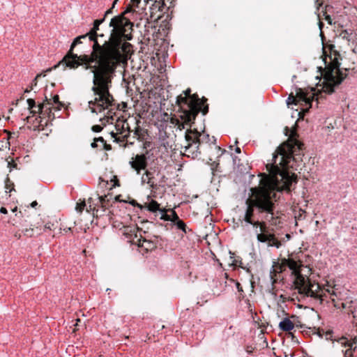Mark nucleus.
Returning <instances> with one entry per match:
<instances>
[{
    "instance_id": "obj_52",
    "label": "nucleus",
    "mask_w": 357,
    "mask_h": 357,
    "mask_svg": "<svg viewBox=\"0 0 357 357\" xmlns=\"http://www.w3.org/2000/svg\"><path fill=\"white\" fill-rule=\"evenodd\" d=\"M98 146H99L98 145V142L96 141V138H95L93 142L91 143V147L92 148H96Z\"/></svg>"
},
{
    "instance_id": "obj_39",
    "label": "nucleus",
    "mask_w": 357,
    "mask_h": 357,
    "mask_svg": "<svg viewBox=\"0 0 357 357\" xmlns=\"http://www.w3.org/2000/svg\"><path fill=\"white\" fill-rule=\"evenodd\" d=\"M29 211L26 209H24L23 211H20L18 213L15 214V216L19 218H29V215L28 214Z\"/></svg>"
},
{
    "instance_id": "obj_59",
    "label": "nucleus",
    "mask_w": 357,
    "mask_h": 357,
    "mask_svg": "<svg viewBox=\"0 0 357 357\" xmlns=\"http://www.w3.org/2000/svg\"><path fill=\"white\" fill-rule=\"evenodd\" d=\"M32 89H32V86H30V88H29V89H28V88H27V89L24 91V92H25V93H29V92H30Z\"/></svg>"
},
{
    "instance_id": "obj_2",
    "label": "nucleus",
    "mask_w": 357,
    "mask_h": 357,
    "mask_svg": "<svg viewBox=\"0 0 357 357\" xmlns=\"http://www.w3.org/2000/svg\"><path fill=\"white\" fill-rule=\"evenodd\" d=\"M297 133L292 132L288 140L280 145L273 155V162L266 165L268 175L265 178L291 192L293 183H297V176L290 174L289 168H294V162L302 161L301 153L304 144L296 139Z\"/></svg>"
},
{
    "instance_id": "obj_7",
    "label": "nucleus",
    "mask_w": 357,
    "mask_h": 357,
    "mask_svg": "<svg viewBox=\"0 0 357 357\" xmlns=\"http://www.w3.org/2000/svg\"><path fill=\"white\" fill-rule=\"evenodd\" d=\"M89 36L86 34L79 36L75 38L72 43L70 50L63 56L61 61L58 63V65L64 66V68H70L71 69H76L82 66L84 70H91L94 66H101L102 63L109 62L107 60H101L100 59H93L92 55L93 54V45H92V51L90 54L77 55L73 52L74 48L79 44L82 43V39H85Z\"/></svg>"
},
{
    "instance_id": "obj_11",
    "label": "nucleus",
    "mask_w": 357,
    "mask_h": 357,
    "mask_svg": "<svg viewBox=\"0 0 357 357\" xmlns=\"http://www.w3.org/2000/svg\"><path fill=\"white\" fill-rule=\"evenodd\" d=\"M29 109L30 113L34 116L36 114L47 115L50 120L54 119V114L52 110L59 111L63 106V103L59 101V96L55 95L52 99L48 98L45 96L44 101L42 103L36 105V102L32 98L27 100Z\"/></svg>"
},
{
    "instance_id": "obj_12",
    "label": "nucleus",
    "mask_w": 357,
    "mask_h": 357,
    "mask_svg": "<svg viewBox=\"0 0 357 357\" xmlns=\"http://www.w3.org/2000/svg\"><path fill=\"white\" fill-rule=\"evenodd\" d=\"M266 186L267 187L268 195L270 197V201L273 204L272 211L270 213L268 212H264L265 215L263 217V219L269 222L272 225H277L280 223L278 220L279 218L275 213V202L279 199L277 197L278 192L287 191L286 188H283L281 185L275 183V181H270L266 179Z\"/></svg>"
},
{
    "instance_id": "obj_20",
    "label": "nucleus",
    "mask_w": 357,
    "mask_h": 357,
    "mask_svg": "<svg viewBox=\"0 0 357 357\" xmlns=\"http://www.w3.org/2000/svg\"><path fill=\"white\" fill-rule=\"evenodd\" d=\"M286 268V265L283 264V258L280 259L278 261L273 262L272 270L270 272V277L273 284L277 283L278 280V275L284 271Z\"/></svg>"
},
{
    "instance_id": "obj_41",
    "label": "nucleus",
    "mask_w": 357,
    "mask_h": 357,
    "mask_svg": "<svg viewBox=\"0 0 357 357\" xmlns=\"http://www.w3.org/2000/svg\"><path fill=\"white\" fill-rule=\"evenodd\" d=\"M259 227L260 233L267 232L268 227L265 221L261 220V225Z\"/></svg>"
},
{
    "instance_id": "obj_31",
    "label": "nucleus",
    "mask_w": 357,
    "mask_h": 357,
    "mask_svg": "<svg viewBox=\"0 0 357 357\" xmlns=\"http://www.w3.org/2000/svg\"><path fill=\"white\" fill-rule=\"evenodd\" d=\"M329 8H331V6L329 5H326L325 6L324 10H323L322 13H323V16H324L325 20H326L329 24H333L332 18L329 15L327 14V11Z\"/></svg>"
},
{
    "instance_id": "obj_19",
    "label": "nucleus",
    "mask_w": 357,
    "mask_h": 357,
    "mask_svg": "<svg viewBox=\"0 0 357 357\" xmlns=\"http://www.w3.org/2000/svg\"><path fill=\"white\" fill-rule=\"evenodd\" d=\"M132 160L130 162V165L139 174L142 170L146 168L148 162L147 158L144 154H137L132 158Z\"/></svg>"
},
{
    "instance_id": "obj_53",
    "label": "nucleus",
    "mask_w": 357,
    "mask_h": 357,
    "mask_svg": "<svg viewBox=\"0 0 357 357\" xmlns=\"http://www.w3.org/2000/svg\"><path fill=\"white\" fill-rule=\"evenodd\" d=\"M319 0H315V3L317 5V9L319 10V8L322 6V2H319Z\"/></svg>"
},
{
    "instance_id": "obj_29",
    "label": "nucleus",
    "mask_w": 357,
    "mask_h": 357,
    "mask_svg": "<svg viewBox=\"0 0 357 357\" xmlns=\"http://www.w3.org/2000/svg\"><path fill=\"white\" fill-rule=\"evenodd\" d=\"M272 236L273 239L271 238V240L268 241V245L279 248L282 245L280 241L275 237L273 234H272Z\"/></svg>"
},
{
    "instance_id": "obj_24",
    "label": "nucleus",
    "mask_w": 357,
    "mask_h": 357,
    "mask_svg": "<svg viewBox=\"0 0 357 357\" xmlns=\"http://www.w3.org/2000/svg\"><path fill=\"white\" fill-rule=\"evenodd\" d=\"M35 230H36L37 234L39 235L43 233L41 226L39 223L31 224L30 227L24 229L22 232L26 237H32L35 234Z\"/></svg>"
},
{
    "instance_id": "obj_5",
    "label": "nucleus",
    "mask_w": 357,
    "mask_h": 357,
    "mask_svg": "<svg viewBox=\"0 0 357 357\" xmlns=\"http://www.w3.org/2000/svg\"><path fill=\"white\" fill-rule=\"evenodd\" d=\"M330 55L324 59L325 68L321 75L324 79L322 91L326 94H332L335 91V87L337 86L346 78L347 73H343L340 69V53L335 50V45L329 46ZM349 70L345 69L347 72Z\"/></svg>"
},
{
    "instance_id": "obj_48",
    "label": "nucleus",
    "mask_w": 357,
    "mask_h": 357,
    "mask_svg": "<svg viewBox=\"0 0 357 357\" xmlns=\"http://www.w3.org/2000/svg\"><path fill=\"white\" fill-rule=\"evenodd\" d=\"M236 288H237L238 292H240V293H243V287H242L241 284L238 282H236Z\"/></svg>"
},
{
    "instance_id": "obj_44",
    "label": "nucleus",
    "mask_w": 357,
    "mask_h": 357,
    "mask_svg": "<svg viewBox=\"0 0 357 357\" xmlns=\"http://www.w3.org/2000/svg\"><path fill=\"white\" fill-rule=\"evenodd\" d=\"M91 130L95 132H99L102 130V127L100 125H94L92 126Z\"/></svg>"
},
{
    "instance_id": "obj_47",
    "label": "nucleus",
    "mask_w": 357,
    "mask_h": 357,
    "mask_svg": "<svg viewBox=\"0 0 357 357\" xmlns=\"http://www.w3.org/2000/svg\"><path fill=\"white\" fill-rule=\"evenodd\" d=\"M100 150L110 151L112 150V146L105 142L102 148H100Z\"/></svg>"
},
{
    "instance_id": "obj_55",
    "label": "nucleus",
    "mask_w": 357,
    "mask_h": 357,
    "mask_svg": "<svg viewBox=\"0 0 357 357\" xmlns=\"http://www.w3.org/2000/svg\"><path fill=\"white\" fill-rule=\"evenodd\" d=\"M38 205V202L36 201H33L31 204V207H35L36 206Z\"/></svg>"
},
{
    "instance_id": "obj_15",
    "label": "nucleus",
    "mask_w": 357,
    "mask_h": 357,
    "mask_svg": "<svg viewBox=\"0 0 357 357\" xmlns=\"http://www.w3.org/2000/svg\"><path fill=\"white\" fill-rule=\"evenodd\" d=\"M105 21V17H103L102 19H100V20H96L94 22H93V28L90 30V31L89 33H87V35L89 36V38L91 41H93V54L92 55V58L96 59H100L101 60L104 59V60H106L105 59V57L102 56V53H98V52H97L96 50V43H99L98 41V36H100V37H103L104 36V34H98V31L99 30V26L100 25L103 23V22Z\"/></svg>"
},
{
    "instance_id": "obj_28",
    "label": "nucleus",
    "mask_w": 357,
    "mask_h": 357,
    "mask_svg": "<svg viewBox=\"0 0 357 357\" xmlns=\"http://www.w3.org/2000/svg\"><path fill=\"white\" fill-rule=\"evenodd\" d=\"M59 66V65L56 64L54 66H53L52 68H50L47 69L43 73L38 74L36 76V77L34 78V79L32 81L31 86H32V88H33V86H36L37 83H38V79L39 77H40L41 76L45 77L46 73L51 72L52 70L56 69Z\"/></svg>"
},
{
    "instance_id": "obj_38",
    "label": "nucleus",
    "mask_w": 357,
    "mask_h": 357,
    "mask_svg": "<svg viewBox=\"0 0 357 357\" xmlns=\"http://www.w3.org/2000/svg\"><path fill=\"white\" fill-rule=\"evenodd\" d=\"M169 211L171 213V222H176V221H178L179 220V217L176 213V211L174 209H169Z\"/></svg>"
},
{
    "instance_id": "obj_10",
    "label": "nucleus",
    "mask_w": 357,
    "mask_h": 357,
    "mask_svg": "<svg viewBox=\"0 0 357 357\" xmlns=\"http://www.w3.org/2000/svg\"><path fill=\"white\" fill-rule=\"evenodd\" d=\"M327 287V288L322 287L319 284V289L314 291L315 294L320 295V301L314 297H305V298H310L319 305H323L324 303H328L331 300L335 308L346 309L348 303L342 301L343 295L340 291V287L337 285H330L328 282Z\"/></svg>"
},
{
    "instance_id": "obj_49",
    "label": "nucleus",
    "mask_w": 357,
    "mask_h": 357,
    "mask_svg": "<svg viewBox=\"0 0 357 357\" xmlns=\"http://www.w3.org/2000/svg\"><path fill=\"white\" fill-rule=\"evenodd\" d=\"M113 9L114 8H112V7L108 9L105 13V15H104V17H106L109 14H112L113 13Z\"/></svg>"
},
{
    "instance_id": "obj_21",
    "label": "nucleus",
    "mask_w": 357,
    "mask_h": 357,
    "mask_svg": "<svg viewBox=\"0 0 357 357\" xmlns=\"http://www.w3.org/2000/svg\"><path fill=\"white\" fill-rule=\"evenodd\" d=\"M308 331L306 333H309V335H317L318 337L321 338H325L326 340H332L333 342L335 340L333 339V331L331 329H324L321 328H309Z\"/></svg>"
},
{
    "instance_id": "obj_6",
    "label": "nucleus",
    "mask_w": 357,
    "mask_h": 357,
    "mask_svg": "<svg viewBox=\"0 0 357 357\" xmlns=\"http://www.w3.org/2000/svg\"><path fill=\"white\" fill-rule=\"evenodd\" d=\"M192 91L188 88L176 97V105L181 111V117L185 119V122L195 120L198 114L205 116L208 112V105L207 98L202 97L199 98L197 93L192 94Z\"/></svg>"
},
{
    "instance_id": "obj_63",
    "label": "nucleus",
    "mask_w": 357,
    "mask_h": 357,
    "mask_svg": "<svg viewBox=\"0 0 357 357\" xmlns=\"http://www.w3.org/2000/svg\"><path fill=\"white\" fill-rule=\"evenodd\" d=\"M135 202H136L135 200H133L132 202V204L135 206Z\"/></svg>"
},
{
    "instance_id": "obj_14",
    "label": "nucleus",
    "mask_w": 357,
    "mask_h": 357,
    "mask_svg": "<svg viewBox=\"0 0 357 357\" xmlns=\"http://www.w3.org/2000/svg\"><path fill=\"white\" fill-rule=\"evenodd\" d=\"M185 140L187 142V145L184 147V152L182 153L183 156L191 158L192 159L199 157L201 153V148L196 143L197 137L194 135H190L189 133L186 131L185 135Z\"/></svg>"
},
{
    "instance_id": "obj_61",
    "label": "nucleus",
    "mask_w": 357,
    "mask_h": 357,
    "mask_svg": "<svg viewBox=\"0 0 357 357\" xmlns=\"http://www.w3.org/2000/svg\"><path fill=\"white\" fill-rule=\"evenodd\" d=\"M11 211H12L13 212H14V213H15V212H17V206H15V208H12V209H11Z\"/></svg>"
},
{
    "instance_id": "obj_40",
    "label": "nucleus",
    "mask_w": 357,
    "mask_h": 357,
    "mask_svg": "<svg viewBox=\"0 0 357 357\" xmlns=\"http://www.w3.org/2000/svg\"><path fill=\"white\" fill-rule=\"evenodd\" d=\"M351 33H349V31L347 30H344L341 32L340 33V36L344 38V39H346L348 41H350L351 40V38H350V36H351Z\"/></svg>"
},
{
    "instance_id": "obj_22",
    "label": "nucleus",
    "mask_w": 357,
    "mask_h": 357,
    "mask_svg": "<svg viewBox=\"0 0 357 357\" xmlns=\"http://www.w3.org/2000/svg\"><path fill=\"white\" fill-rule=\"evenodd\" d=\"M141 182L142 184H148L151 190L158 189V185L154 181L153 174L149 170H146L144 174L142 175Z\"/></svg>"
},
{
    "instance_id": "obj_3",
    "label": "nucleus",
    "mask_w": 357,
    "mask_h": 357,
    "mask_svg": "<svg viewBox=\"0 0 357 357\" xmlns=\"http://www.w3.org/2000/svg\"><path fill=\"white\" fill-rule=\"evenodd\" d=\"M121 65L107 62L101 66H94L95 68L90 70L93 74V86L91 91L93 99L89 101V107L93 113H100L105 109L109 112L116 106L113 95L109 92L112 86V80L116 75V69Z\"/></svg>"
},
{
    "instance_id": "obj_56",
    "label": "nucleus",
    "mask_w": 357,
    "mask_h": 357,
    "mask_svg": "<svg viewBox=\"0 0 357 357\" xmlns=\"http://www.w3.org/2000/svg\"><path fill=\"white\" fill-rule=\"evenodd\" d=\"M319 26L320 30L321 31V29H322V28L324 26V23L322 22L319 21Z\"/></svg>"
},
{
    "instance_id": "obj_32",
    "label": "nucleus",
    "mask_w": 357,
    "mask_h": 357,
    "mask_svg": "<svg viewBox=\"0 0 357 357\" xmlns=\"http://www.w3.org/2000/svg\"><path fill=\"white\" fill-rule=\"evenodd\" d=\"M141 243H143L142 247H144L146 250H151L155 247L151 241H147L146 238L143 237L142 240L141 241Z\"/></svg>"
},
{
    "instance_id": "obj_23",
    "label": "nucleus",
    "mask_w": 357,
    "mask_h": 357,
    "mask_svg": "<svg viewBox=\"0 0 357 357\" xmlns=\"http://www.w3.org/2000/svg\"><path fill=\"white\" fill-rule=\"evenodd\" d=\"M178 117H172L171 119H170V122L172 123V124H174L176 126H177V127L180 129V130H182V129H184L185 128V126H190V128L192 127V124L195 123V120H192L190 122H185V119H182L181 117V111L179 109V108L178 109Z\"/></svg>"
},
{
    "instance_id": "obj_13",
    "label": "nucleus",
    "mask_w": 357,
    "mask_h": 357,
    "mask_svg": "<svg viewBox=\"0 0 357 357\" xmlns=\"http://www.w3.org/2000/svg\"><path fill=\"white\" fill-rule=\"evenodd\" d=\"M112 196L109 195L99 196L100 208H97V204L94 203L93 198L90 197L87 199L86 211L88 213H91L93 217H99L104 215V212H106L109 206V201Z\"/></svg>"
},
{
    "instance_id": "obj_30",
    "label": "nucleus",
    "mask_w": 357,
    "mask_h": 357,
    "mask_svg": "<svg viewBox=\"0 0 357 357\" xmlns=\"http://www.w3.org/2000/svg\"><path fill=\"white\" fill-rule=\"evenodd\" d=\"M14 183L13 182L8 178V177H6V180H5V188L6 190H9V192H12V191H15V188H14Z\"/></svg>"
},
{
    "instance_id": "obj_26",
    "label": "nucleus",
    "mask_w": 357,
    "mask_h": 357,
    "mask_svg": "<svg viewBox=\"0 0 357 357\" xmlns=\"http://www.w3.org/2000/svg\"><path fill=\"white\" fill-rule=\"evenodd\" d=\"M144 207L151 212H156L160 211V204L155 200H151L149 203H146Z\"/></svg>"
},
{
    "instance_id": "obj_35",
    "label": "nucleus",
    "mask_w": 357,
    "mask_h": 357,
    "mask_svg": "<svg viewBox=\"0 0 357 357\" xmlns=\"http://www.w3.org/2000/svg\"><path fill=\"white\" fill-rule=\"evenodd\" d=\"M56 228V225L54 222H47L44 228L42 229L43 231H45L46 230H54Z\"/></svg>"
},
{
    "instance_id": "obj_33",
    "label": "nucleus",
    "mask_w": 357,
    "mask_h": 357,
    "mask_svg": "<svg viewBox=\"0 0 357 357\" xmlns=\"http://www.w3.org/2000/svg\"><path fill=\"white\" fill-rule=\"evenodd\" d=\"M86 201L84 199L81 201L80 202L77 203L75 209L78 213H82V211L86 208Z\"/></svg>"
},
{
    "instance_id": "obj_60",
    "label": "nucleus",
    "mask_w": 357,
    "mask_h": 357,
    "mask_svg": "<svg viewBox=\"0 0 357 357\" xmlns=\"http://www.w3.org/2000/svg\"><path fill=\"white\" fill-rule=\"evenodd\" d=\"M280 298L282 300V301H284L285 299H286L285 296L284 295H282V294L280 295Z\"/></svg>"
},
{
    "instance_id": "obj_34",
    "label": "nucleus",
    "mask_w": 357,
    "mask_h": 357,
    "mask_svg": "<svg viewBox=\"0 0 357 357\" xmlns=\"http://www.w3.org/2000/svg\"><path fill=\"white\" fill-rule=\"evenodd\" d=\"M174 224L176 225V226L177 227V228L178 229H181L183 231H184L185 233H186L187 226L183 220L179 219V220H178V221H176V222H174Z\"/></svg>"
},
{
    "instance_id": "obj_9",
    "label": "nucleus",
    "mask_w": 357,
    "mask_h": 357,
    "mask_svg": "<svg viewBox=\"0 0 357 357\" xmlns=\"http://www.w3.org/2000/svg\"><path fill=\"white\" fill-rule=\"evenodd\" d=\"M322 98V93L316 94L314 89L307 91L301 88H296L295 94L293 92L289 95L287 100L288 107L291 105H301V111L298 112L300 118H303L305 113L308 112L310 107H312L313 101L318 102L319 99Z\"/></svg>"
},
{
    "instance_id": "obj_18",
    "label": "nucleus",
    "mask_w": 357,
    "mask_h": 357,
    "mask_svg": "<svg viewBox=\"0 0 357 357\" xmlns=\"http://www.w3.org/2000/svg\"><path fill=\"white\" fill-rule=\"evenodd\" d=\"M131 132L132 130L130 129L128 123L124 122L122 126V130L119 133L121 136H119L118 133L112 132V137L114 139V142L119 143L120 146L126 147L129 142L128 139Z\"/></svg>"
},
{
    "instance_id": "obj_45",
    "label": "nucleus",
    "mask_w": 357,
    "mask_h": 357,
    "mask_svg": "<svg viewBox=\"0 0 357 357\" xmlns=\"http://www.w3.org/2000/svg\"><path fill=\"white\" fill-rule=\"evenodd\" d=\"M96 141L98 142V143H100V144H98L99 145L98 146H100V148H102V146L106 142V141L102 137L96 138Z\"/></svg>"
},
{
    "instance_id": "obj_46",
    "label": "nucleus",
    "mask_w": 357,
    "mask_h": 357,
    "mask_svg": "<svg viewBox=\"0 0 357 357\" xmlns=\"http://www.w3.org/2000/svg\"><path fill=\"white\" fill-rule=\"evenodd\" d=\"M250 225H252L254 227H258L261 225V221L259 220H254L253 219L251 220V223H249Z\"/></svg>"
},
{
    "instance_id": "obj_51",
    "label": "nucleus",
    "mask_w": 357,
    "mask_h": 357,
    "mask_svg": "<svg viewBox=\"0 0 357 357\" xmlns=\"http://www.w3.org/2000/svg\"><path fill=\"white\" fill-rule=\"evenodd\" d=\"M0 213H1L3 214H7L8 213V210L6 209V208L2 206L0 208Z\"/></svg>"
},
{
    "instance_id": "obj_8",
    "label": "nucleus",
    "mask_w": 357,
    "mask_h": 357,
    "mask_svg": "<svg viewBox=\"0 0 357 357\" xmlns=\"http://www.w3.org/2000/svg\"><path fill=\"white\" fill-rule=\"evenodd\" d=\"M266 183V179L263 178L260 181L258 187L251 189L253 198H248L246 200L247 208L243 218V220L247 223H251V220L254 217L255 208L260 213H264V212L270 213L272 211L273 204L270 201Z\"/></svg>"
},
{
    "instance_id": "obj_64",
    "label": "nucleus",
    "mask_w": 357,
    "mask_h": 357,
    "mask_svg": "<svg viewBox=\"0 0 357 357\" xmlns=\"http://www.w3.org/2000/svg\"><path fill=\"white\" fill-rule=\"evenodd\" d=\"M286 236H287V238H290V235L289 234H287Z\"/></svg>"
},
{
    "instance_id": "obj_36",
    "label": "nucleus",
    "mask_w": 357,
    "mask_h": 357,
    "mask_svg": "<svg viewBox=\"0 0 357 357\" xmlns=\"http://www.w3.org/2000/svg\"><path fill=\"white\" fill-rule=\"evenodd\" d=\"M160 211L162 212L161 219L167 221H171V215L167 213V212L169 211V209L167 210L164 208L161 209Z\"/></svg>"
},
{
    "instance_id": "obj_27",
    "label": "nucleus",
    "mask_w": 357,
    "mask_h": 357,
    "mask_svg": "<svg viewBox=\"0 0 357 357\" xmlns=\"http://www.w3.org/2000/svg\"><path fill=\"white\" fill-rule=\"evenodd\" d=\"M257 238L259 242L268 243L269 240L273 239L272 234L268 232L257 233Z\"/></svg>"
},
{
    "instance_id": "obj_42",
    "label": "nucleus",
    "mask_w": 357,
    "mask_h": 357,
    "mask_svg": "<svg viewBox=\"0 0 357 357\" xmlns=\"http://www.w3.org/2000/svg\"><path fill=\"white\" fill-rule=\"evenodd\" d=\"M231 259H232L230 264L231 266H233L234 267L241 266V264H242L241 260L236 259L234 258V257H231Z\"/></svg>"
},
{
    "instance_id": "obj_1",
    "label": "nucleus",
    "mask_w": 357,
    "mask_h": 357,
    "mask_svg": "<svg viewBox=\"0 0 357 357\" xmlns=\"http://www.w3.org/2000/svg\"><path fill=\"white\" fill-rule=\"evenodd\" d=\"M130 12L131 7L128 6L123 13L113 17L109 24L112 29L108 39L102 44H96V50L102 53L109 62L125 65L134 54L133 45L129 43L133 37V24L126 17Z\"/></svg>"
},
{
    "instance_id": "obj_37",
    "label": "nucleus",
    "mask_w": 357,
    "mask_h": 357,
    "mask_svg": "<svg viewBox=\"0 0 357 357\" xmlns=\"http://www.w3.org/2000/svg\"><path fill=\"white\" fill-rule=\"evenodd\" d=\"M141 3V0H130V3L128 5L127 7L130 6L131 7V12H135V10H133V7L139 8V4Z\"/></svg>"
},
{
    "instance_id": "obj_50",
    "label": "nucleus",
    "mask_w": 357,
    "mask_h": 357,
    "mask_svg": "<svg viewBox=\"0 0 357 357\" xmlns=\"http://www.w3.org/2000/svg\"><path fill=\"white\" fill-rule=\"evenodd\" d=\"M62 231H63L66 233L68 232V231H71V227H66V228H64L63 229L61 228H60L59 229V233H61Z\"/></svg>"
},
{
    "instance_id": "obj_58",
    "label": "nucleus",
    "mask_w": 357,
    "mask_h": 357,
    "mask_svg": "<svg viewBox=\"0 0 357 357\" xmlns=\"http://www.w3.org/2000/svg\"><path fill=\"white\" fill-rule=\"evenodd\" d=\"M236 153H241V149L239 147H236L235 149Z\"/></svg>"
},
{
    "instance_id": "obj_62",
    "label": "nucleus",
    "mask_w": 357,
    "mask_h": 357,
    "mask_svg": "<svg viewBox=\"0 0 357 357\" xmlns=\"http://www.w3.org/2000/svg\"><path fill=\"white\" fill-rule=\"evenodd\" d=\"M15 236L17 237L18 238H20V237H21V234H17V233H16V234H15Z\"/></svg>"
},
{
    "instance_id": "obj_43",
    "label": "nucleus",
    "mask_w": 357,
    "mask_h": 357,
    "mask_svg": "<svg viewBox=\"0 0 357 357\" xmlns=\"http://www.w3.org/2000/svg\"><path fill=\"white\" fill-rule=\"evenodd\" d=\"M142 129L139 126L135 128L134 130V137L133 138L137 137L138 139L140 137Z\"/></svg>"
},
{
    "instance_id": "obj_57",
    "label": "nucleus",
    "mask_w": 357,
    "mask_h": 357,
    "mask_svg": "<svg viewBox=\"0 0 357 357\" xmlns=\"http://www.w3.org/2000/svg\"><path fill=\"white\" fill-rule=\"evenodd\" d=\"M119 1V0H114L113 3H112V8H114L115 7V5L116 4V3Z\"/></svg>"
},
{
    "instance_id": "obj_4",
    "label": "nucleus",
    "mask_w": 357,
    "mask_h": 357,
    "mask_svg": "<svg viewBox=\"0 0 357 357\" xmlns=\"http://www.w3.org/2000/svg\"><path fill=\"white\" fill-rule=\"evenodd\" d=\"M283 264H285L291 271V275L294 276V289L298 291L302 298L314 297L320 301V295L314 293L319 289V284L312 281L307 275L302 273V268L304 267V265L297 256L291 255L288 258H283Z\"/></svg>"
},
{
    "instance_id": "obj_16",
    "label": "nucleus",
    "mask_w": 357,
    "mask_h": 357,
    "mask_svg": "<svg viewBox=\"0 0 357 357\" xmlns=\"http://www.w3.org/2000/svg\"><path fill=\"white\" fill-rule=\"evenodd\" d=\"M139 228L135 226H125L123 227V235L125 236L128 241L132 244L137 245V246H143V243H141L142 236L138 237L137 231Z\"/></svg>"
},
{
    "instance_id": "obj_54",
    "label": "nucleus",
    "mask_w": 357,
    "mask_h": 357,
    "mask_svg": "<svg viewBox=\"0 0 357 357\" xmlns=\"http://www.w3.org/2000/svg\"><path fill=\"white\" fill-rule=\"evenodd\" d=\"M79 321H80V319H77V323L75 324V328H74L73 332H75V331L77 330V326H79L78 322H79Z\"/></svg>"
},
{
    "instance_id": "obj_17",
    "label": "nucleus",
    "mask_w": 357,
    "mask_h": 357,
    "mask_svg": "<svg viewBox=\"0 0 357 357\" xmlns=\"http://www.w3.org/2000/svg\"><path fill=\"white\" fill-rule=\"evenodd\" d=\"M186 131L189 133L190 135L192 136L195 135L197 137V140L196 143L199 145L200 148L203 144H206L209 146L212 144H215L216 139L215 138V137H211L208 134L204 132L201 133L198 132L196 129L192 130L190 128L188 129Z\"/></svg>"
},
{
    "instance_id": "obj_25",
    "label": "nucleus",
    "mask_w": 357,
    "mask_h": 357,
    "mask_svg": "<svg viewBox=\"0 0 357 357\" xmlns=\"http://www.w3.org/2000/svg\"><path fill=\"white\" fill-rule=\"evenodd\" d=\"M279 327L282 331L289 332V334L292 337V338H294L293 333L290 332L292 329H294V324L289 319H284L279 324Z\"/></svg>"
}]
</instances>
